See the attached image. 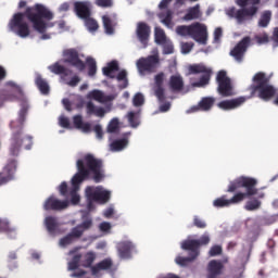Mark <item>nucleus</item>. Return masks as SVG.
Wrapping results in <instances>:
<instances>
[{
	"label": "nucleus",
	"mask_w": 278,
	"mask_h": 278,
	"mask_svg": "<svg viewBox=\"0 0 278 278\" xmlns=\"http://www.w3.org/2000/svg\"><path fill=\"white\" fill-rule=\"evenodd\" d=\"M8 85L15 89V93L5 90L2 92H7L11 97H14V101H22L23 103L18 112L17 119L10 123V127L12 129L10 153L11 155H18L22 147L26 149V151L31 150V147H34V137H31V135H25L24 130L29 106L27 105V99L25 98L23 88H21V86L16 85L14 81H9Z\"/></svg>",
	"instance_id": "f257e3e1"
},
{
	"label": "nucleus",
	"mask_w": 278,
	"mask_h": 278,
	"mask_svg": "<svg viewBox=\"0 0 278 278\" xmlns=\"http://www.w3.org/2000/svg\"><path fill=\"white\" fill-rule=\"evenodd\" d=\"M77 173L72 178V186L75 190L87 179H92L94 184H101L105 178L103 170V160L98 159L92 153L85 154L76 161Z\"/></svg>",
	"instance_id": "f03ea898"
},
{
	"label": "nucleus",
	"mask_w": 278,
	"mask_h": 278,
	"mask_svg": "<svg viewBox=\"0 0 278 278\" xmlns=\"http://www.w3.org/2000/svg\"><path fill=\"white\" fill-rule=\"evenodd\" d=\"M253 186H255V180L247 178V176L236 178L229 182L227 192L233 193L237 192V190H240V188H244L245 192H237L231 199H227V195H223L213 202L214 207H230V205L242 203L247 197L255 194Z\"/></svg>",
	"instance_id": "7ed1b4c3"
},
{
	"label": "nucleus",
	"mask_w": 278,
	"mask_h": 278,
	"mask_svg": "<svg viewBox=\"0 0 278 278\" xmlns=\"http://www.w3.org/2000/svg\"><path fill=\"white\" fill-rule=\"evenodd\" d=\"M25 16L29 23L33 24L35 31L38 34H42L41 40H49L51 38L50 35H47V29L51 27H55V22H47L53 21L54 15L51 10L40 3H36L33 7H28L25 10Z\"/></svg>",
	"instance_id": "20e7f679"
},
{
	"label": "nucleus",
	"mask_w": 278,
	"mask_h": 278,
	"mask_svg": "<svg viewBox=\"0 0 278 278\" xmlns=\"http://www.w3.org/2000/svg\"><path fill=\"white\" fill-rule=\"evenodd\" d=\"M252 81L253 84L249 87L251 97H258L262 101H270L277 94V89L270 85V77L266 73H256Z\"/></svg>",
	"instance_id": "39448f33"
},
{
	"label": "nucleus",
	"mask_w": 278,
	"mask_h": 278,
	"mask_svg": "<svg viewBox=\"0 0 278 278\" xmlns=\"http://www.w3.org/2000/svg\"><path fill=\"white\" fill-rule=\"evenodd\" d=\"M178 36H189L199 45H207V26L199 22L189 26L180 25L176 27Z\"/></svg>",
	"instance_id": "423d86ee"
},
{
	"label": "nucleus",
	"mask_w": 278,
	"mask_h": 278,
	"mask_svg": "<svg viewBox=\"0 0 278 278\" xmlns=\"http://www.w3.org/2000/svg\"><path fill=\"white\" fill-rule=\"evenodd\" d=\"M91 228H92V217L88 215H84L83 223L72 228L70 233L61 238L60 247H68L70 244H73L75 240H79V238L84 236V232L88 231V229H91Z\"/></svg>",
	"instance_id": "0eeeda50"
},
{
	"label": "nucleus",
	"mask_w": 278,
	"mask_h": 278,
	"mask_svg": "<svg viewBox=\"0 0 278 278\" xmlns=\"http://www.w3.org/2000/svg\"><path fill=\"white\" fill-rule=\"evenodd\" d=\"M189 75H201L198 81L191 83L193 88H205L210 86V79H212V67L205 66L203 63L189 65Z\"/></svg>",
	"instance_id": "6e6552de"
},
{
	"label": "nucleus",
	"mask_w": 278,
	"mask_h": 278,
	"mask_svg": "<svg viewBox=\"0 0 278 278\" xmlns=\"http://www.w3.org/2000/svg\"><path fill=\"white\" fill-rule=\"evenodd\" d=\"M136 66L141 75L156 73L157 68H160V54L142 56L136 62Z\"/></svg>",
	"instance_id": "1a4fd4ad"
},
{
	"label": "nucleus",
	"mask_w": 278,
	"mask_h": 278,
	"mask_svg": "<svg viewBox=\"0 0 278 278\" xmlns=\"http://www.w3.org/2000/svg\"><path fill=\"white\" fill-rule=\"evenodd\" d=\"M210 244V236L203 235L200 239H188L182 241L181 249L182 251H189V256L197 260L201 253V247H206Z\"/></svg>",
	"instance_id": "9d476101"
},
{
	"label": "nucleus",
	"mask_w": 278,
	"mask_h": 278,
	"mask_svg": "<svg viewBox=\"0 0 278 278\" xmlns=\"http://www.w3.org/2000/svg\"><path fill=\"white\" fill-rule=\"evenodd\" d=\"M24 16L25 12L16 13L10 22L11 31H14L16 36H20V38H27L30 34L29 24L23 21Z\"/></svg>",
	"instance_id": "9b49d317"
},
{
	"label": "nucleus",
	"mask_w": 278,
	"mask_h": 278,
	"mask_svg": "<svg viewBox=\"0 0 278 278\" xmlns=\"http://www.w3.org/2000/svg\"><path fill=\"white\" fill-rule=\"evenodd\" d=\"M245 178L248 179H252L253 181H255L253 189L255 190V193L251 194L250 197H245V199H250L245 202L244 205V210H247V212H255L257 210H260V207H262V200L264 199V197H266V194L262 191H260V189H257V179L253 178V177H249L245 176Z\"/></svg>",
	"instance_id": "f8f14e48"
},
{
	"label": "nucleus",
	"mask_w": 278,
	"mask_h": 278,
	"mask_svg": "<svg viewBox=\"0 0 278 278\" xmlns=\"http://www.w3.org/2000/svg\"><path fill=\"white\" fill-rule=\"evenodd\" d=\"M216 81L218 84L217 92L222 97H233V86L231 85V78L227 76V72L222 70L217 73Z\"/></svg>",
	"instance_id": "ddd939ff"
},
{
	"label": "nucleus",
	"mask_w": 278,
	"mask_h": 278,
	"mask_svg": "<svg viewBox=\"0 0 278 278\" xmlns=\"http://www.w3.org/2000/svg\"><path fill=\"white\" fill-rule=\"evenodd\" d=\"M85 192L88 201H96V203H108L112 197L110 191L100 188L94 190L92 187H87Z\"/></svg>",
	"instance_id": "4468645a"
},
{
	"label": "nucleus",
	"mask_w": 278,
	"mask_h": 278,
	"mask_svg": "<svg viewBox=\"0 0 278 278\" xmlns=\"http://www.w3.org/2000/svg\"><path fill=\"white\" fill-rule=\"evenodd\" d=\"M249 47H251V38L245 36L230 51L231 58H233L236 62H242Z\"/></svg>",
	"instance_id": "2eb2a0df"
},
{
	"label": "nucleus",
	"mask_w": 278,
	"mask_h": 278,
	"mask_svg": "<svg viewBox=\"0 0 278 278\" xmlns=\"http://www.w3.org/2000/svg\"><path fill=\"white\" fill-rule=\"evenodd\" d=\"M65 56V62L77 68V71H84L86 68V63L79 59V52L76 49H66L63 51Z\"/></svg>",
	"instance_id": "dca6fc26"
},
{
	"label": "nucleus",
	"mask_w": 278,
	"mask_h": 278,
	"mask_svg": "<svg viewBox=\"0 0 278 278\" xmlns=\"http://www.w3.org/2000/svg\"><path fill=\"white\" fill-rule=\"evenodd\" d=\"M166 79V74L161 72L154 76V94L160 103H164L166 101V89H164V80Z\"/></svg>",
	"instance_id": "f3484780"
},
{
	"label": "nucleus",
	"mask_w": 278,
	"mask_h": 278,
	"mask_svg": "<svg viewBox=\"0 0 278 278\" xmlns=\"http://www.w3.org/2000/svg\"><path fill=\"white\" fill-rule=\"evenodd\" d=\"M68 207V200H58L54 195H50L43 203L46 212H62Z\"/></svg>",
	"instance_id": "a211bd4d"
},
{
	"label": "nucleus",
	"mask_w": 278,
	"mask_h": 278,
	"mask_svg": "<svg viewBox=\"0 0 278 278\" xmlns=\"http://www.w3.org/2000/svg\"><path fill=\"white\" fill-rule=\"evenodd\" d=\"M136 34L139 42L147 47L149 42V37L151 36V26L144 22H139L137 24Z\"/></svg>",
	"instance_id": "6ab92c4d"
},
{
	"label": "nucleus",
	"mask_w": 278,
	"mask_h": 278,
	"mask_svg": "<svg viewBox=\"0 0 278 278\" xmlns=\"http://www.w3.org/2000/svg\"><path fill=\"white\" fill-rule=\"evenodd\" d=\"M119 260H130L131 251L136 249L131 241H121L116 245Z\"/></svg>",
	"instance_id": "aec40b11"
},
{
	"label": "nucleus",
	"mask_w": 278,
	"mask_h": 278,
	"mask_svg": "<svg viewBox=\"0 0 278 278\" xmlns=\"http://www.w3.org/2000/svg\"><path fill=\"white\" fill-rule=\"evenodd\" d=\"M258 10H260V8H257V7H250L248 9H239L236 12L235 18L239 25H242V23H244V21H247V18H249V17L251 18V17L255 16V14H257Z\"/></svg>",
	"instance_id": "412c9836"
},
{
	"label": "nucleus",
	"mask_w": 278,
	"mask_h": 278,
	"mask_svg": "<svg viewBox=\"0 0 278 278\" xmlns=\"http://www.w3.org/2000/svg\"><path fill=\"white\" fill-rule=\"evenodd\" d=\"M214 103H216V99L212 97H204L198 105L191 106L189 112H210V110L214 108Z\"/></svg>",
	"instance_id": "4be33fe9"
},
{
	"label": "nucleus",
	"mask_w": 278,
	"mask_h": 278,
	"mask_svg": "<svg viewBox=\"0 0 278 278\" xmlns=\"http://www.w3.org/2000/svg\"><path fill=\"white\" fill-rule=\"evenodd\" d=\"M225 265L222 261L212 260L207 265V278H218L223 275Z\"/></svg>",
	"instance_id": "5701e85b"
},
{
	"label": "nucleus",
	"mask_w": 278,
	"mask_h": 278,
	"mask_svg": "<svg viewBox=\"0 0 278 278\" xmlns=\"http://www.w3.org/2000/svg\"><path fill=\"white\" fill-rule=\"evenodd\" d=\"M3 173L7 176H1L0 174V186H3V184H8V181L14 179V173H16V160L9 161L3 169Z\"/></svg>",
	"instance_id": "b1692460"
},
{
	"label": "nucleus",
	"mask_w": 278,
	"mask_h": 278,
	"mask_svg": "<svg viewBox=\"0 0 278 278\" xmlns=\"http://www.w3.org/2000/svg\"><path fill=\"white\" fill-rule=\"evenodd\" d=\"M113 266L114 261H112V258H104L91 267V275H93V277H97L99 273H101V270L110 271L112 270Z\"/></svg>",
	"instance_id": "393cba45"
},
{
	"label": "nucleus",
	"mask_w": 278,
	"mask_h": 278,
	"mask_svg": "<svg viewBox=\"0 0 278 278\" xmlns=\"http://www.w3.org/2000/svg\"><path fill=\"white\" fill-rule=\"evenodd\" d=\"M167 86L172 92H181L185 87L184 77L180 74L172 75Z\"/></svg>",
	"instance_id": "a878e982"
},
{
	"label": "nucleus",
	"mask_w": 278,
	"mask_h": 278,
	"mask_svg": "<svg viewBox=\"0 0 278 278\" xmlns=\"http://www.w3.org/2000/svg\"><path fill=\"white\" fill-rule=\"evenodd\" d=\"M74 10L79 18H88L90 16V2L77 1L74 3Z\"/></svg>",
	"instance_id": "bb28decb"
},
{
	"label": "nucleus",
	"mask_w": 278,
	"mask_h": 278,
	"mask_svg": "<svg viewBox=\"0 0 278 278\" xmlns=\"http://www.w3.org/2000/svg\"><path fill=\"white\" fill-rule=\"evenodd\" d=\"M117 18L118 15H116V13L105 14L102 16V23L106 34H114V26L116 25Z\"/></svg>",
	"instance_id": "cd10ccee"
},
{
	"label": "nucleus",
	"mask_w": 278,
	"mask_h": 278,
	"mask_svg": "<svg viewBox=\"0 0 278 278\" xmlns=\"http://www.w3.org/2000/svg\"><path fill=\"white\" fill-rule=\"evenodd\" d=\"M244 101H247V99L244 97H240L237 99L224 100L219 102L217 105L220 110H236V108H240V105H242Z\"/></svg>",
	"instance_id": "c85d7f7f"
},
{
	"label": "nucleus",
	"mask_w": 278,
	"mask_h": 278,
	"mask_svg": "<svg viewBox=\"0 0 278 278\" xmlns=\"http://www.w3.org/2000/svg\"><path fill=\"white\" fill-rule=\"evenodd\" d=\"M48 68L50 73H53L54 75H61L62 81H66V77H68V75H73V71L66 68L64 65H60L58 62L50 65Z\"/></svg>",
	"instance_id": "c756f323"
},
{
	"label": "nucleus",
	"mask_w": 278,
	"mask_h": 278,
	"mask_svg": "<svg viewBox=\"0 0 278 278\" xmlns=\"http://www.w3.org/2000/svg\"><path fill=\"white\" fill-rule=\"evenodd\" d=\"M88 97L93 99V101H98V103H110L115 99V97L112 94L105 96V93H103L101 90H92L89 92Z\"/></svg>",
	"instance_id": "7c9ffc66"
},
{
	"label": "nucleus",
	"mask_w": 278,
	"mask_h": 278,
	"mask_svg": "<svg viewBox=\"0 0 278 278\" xmlns=\"http://www.w3.org/2000/svg\"><path fill=\"white\" fill-rule=\"evenodd\" d=\"M35 86H37L41 94H49V92H51V87H49V83L47 81V79L42 78V75L40 74H37L35 77Z\"/></svg>",
	"instance_id": "2f4dec72"
},
{
	"label": "nucleus",
	"mask_w": 278,
	"mask_h": 278,
	"mask_svg": "<svg viewBox=\"0 0 278 278\" xmlns=\"http://www.w3.org/2000/svg\"><path fill=\"white\" fill-rule=\"evenodd\" d=\"M197 18H201V7L199 4L188 9L184 21H197Z\"/></svg>",
	"instance_id": "473e14b6"
},
{
	"label": "nucleus",
	"mask_w": 278,
	"mask_h": 278,
	"mask_svg": "<svg viewBox=\"0 0 278 278\" xmlns=\"http://www.w3.org/2000/svg\"><path fill=\"white\" fill-rule=\"evenodd\" d=\"M118 71V62L116 61H111L108 63V66L102 68L103 75L105 77H110V79H116V76L113 73H116Z\"/></svg>",
	"instance_id": "72a5a7b5"
},
{
	"label": "nucleus",
	"mask_w": 278,
	"mask_h": 278,
	"mask_svg": "<svg viewBox=\"0 0 278 278\" xmlns=\"http://www.w3.org/2000/svg\"><path fill=\"white\" fill-rule=\"evenodd\" d=\"M45 225L48 233H50V236H55V231H58V218L48 216L45 219Z\"/></svg>",
	"instance_id": "f704fd0d"
},
{
	"label": "nucleus",
	"mask_w": 278,
	"mask_h": 278,
	"mask_svg": "<svg viewBox=\"0 0 278 278\" xmlns=\"http://www.w3.org/2000/svg\"><path fill=\"white\" fill-rule=\"evenodd\" d=\"M129 144V140H127V138H123V139H117L114 140L111 143V151H123V149H125V147H127Z\"/></svg>",
	"instance_id": "c9c22d12"
},
{
	"label": "nucleus",
	"mask_w": 278,
	"mask_h": 278,
	"mask_svg": "<svg viewBox=\"0 0 278 278\" xmlns=\"http://www.w3.org/2000/svg\"><path fill=\"white\" fill-rule=\"evenodd\" d=\"M97 260V254L94 252H87L85 254V260L83 261L84 268H90L92 270V264H94V261Z\"/></svg>",
	"instance_id": "e433bc0d"
},
{
	"label": "nucleus",
	"mask_w": 278,
	"mask_h": 278,
	"mask_svg": "<svg viewBox=\"0 0 278 278\" xmlns=\"http://www.w3.org/2000/svg\"><path fill=\"white\" fill-rule=\"evenodd\" d=\"M117 81H123L118 85L119 90H125L129 86V80L127 79V71H121L116 76Z\"/></svg>",
	"instance_id": "4c0bfd02"
},
{
	"label": "nucleus",
	"mask_w": 278,
	"mask_h": 278,
	"mask_svg": "<svg viewBox=\"0 0 278 278\" xmlns=\"http://www.w3.org/2000/svg\"><path fill=\"white\" fill-rule=\"evenodd\" d=\"M154 40L156 45H164L166 42V33L161 27H155L154 29Z\"/></svg>",
	"instance_id": "58836bf2"
},
{
	"label": "nucleus",
	"mask_w": 278,
	"mask_h": 278,
	"mask_svg": "<svg viewBox=\"0 0 278 278\" xmlns=\"http://www.w3.org/2000/svg\"><path fill=\"white\" fill-rule=\"evenodd\" d=\"M127 118L130 127L136 128L138 125H140V113L129 112L127 114Z\"/></svg>",
	"instance_id": "ea45409f"
},
{
	"label": "nucleus",
	"mask_w": 278,
	"mask_h": 278,
	"mask_svg": "<svg viewBox=\"0 0 278 278\" xmlns=\"http://www.w3.org/2000/svg\"><path fill=\"white\" fill-rule=\"evenodd\" d=\"M271 16L273 13L270 11L263 12L258 21V27H268Z\"/></svg>",
	"instance_id": "a19ab883"
},
{
	"label": "nucleus",
	"mask_w": 278,
	"mask_h": 278,
	"mask_svg": "<svg viewBox=\"0 0 278 278\" xmlns=\"http://www.w3.org/2000/svg\"><path fill=\"white\" fill-rule=\"evenodd\" d=\"M88 75L94 77L97 75V61L92 58H87Z\"/></svg>",
	"instance_id": "79ce46f5"
},
{
	"label": "nucleus",
	"mask_w": 278,
	"mask_h": 278,
	"mask_svg": "<svg viewBox=\"0 0 278 278\" xmlns=\"http://www.w3.org/2000/svg\"><path fill=\"white\" fill-rule=\"evenodd\" d=\"M85 25L89 31H97V29H99V23H97V20L90 16L85 18Z\"/></svg>",
	"instance_id": "37998d69"
},
{
	"label": "nucleus",
	"mask_w": 278,
	"mask_h": 278,
	"mask_svg": "<svg viewBox=\"0 0 278 278\" xmlns=\"http://www.w3.org/2000/svg\"><path fill=\"white\" fill-rule=\"evenodd\" d=\"M3 231L4 233H12L15 229L10 226V223L5 219L0 218V232Z\"/></svg>",
	"instance_id": "c03bdc74"
},
{
	"label": "nucleus",
	"mask_w": 278,
	"mask_h": 278,
	"mask_svg": "<svg viewBox=\"0 0 278 278\" xmlns=\"http://www.w3.org/2000/svg\"><path fill=\"white\" fill-rule=\"evenodd\" d=\"M194 257L192 256H187V257H182V256H177L175 258L176 264H178V266H188V264H190V262H194Z\"/></svg>",
	"instance_id": "a18cd8bd"
},
{
	"label": "nucleus",
	"mask_w": 278,
	"mask_h": 278,
	"mask_svg": "<svg viewBox=\"0 0 278 278\" xmlns=\"http://www.w3.org/2000/svg\"><path fill=\"white\" fill-rule=\"evenodd\" d=\"M119 129V126H118V118H113L109 125H108V129L106 131L109 134H116Z\"/></svg>",
	"instance_id": "49530a36"
},
{
	"label": "nucleus",
	"mask_w": 278,
	"mask_h": 278,
	"mask_svg": "<svg viewBox=\"0 0 278 278\" xmlns=\"http://www.w3.org/2000/svg\"><path fill=\"white\" fill-rule=\"evenodd\" d=\"M132 104L135 108H142L144 105V96L142 93H136L132 98Z\"/></svg>",
	"instance_id": "de8ad7c7"
},
{
	"label": "nucleus",
	"mask_w": 278,
	"mask_h": 278,
	"mask_svg": "<svg viewBox=\"0 0 278 278\" xmlns=\"http://www.w3.org/2000/svg\"><path fill=\"white\" fill-rule=\"evenodd\" d=\"M93 3L98 8L108 9V8H112V5H114V0H93Z\"/></svg>",
	"instance_id": "09e8293b"
},
{
	"label": "nucleus",
	"mask_w": 278,
	"mask_h": 278,
	"mask_svg": "<svg viewBox=\"0 0 278 278\" xmlns=\"http://www.w3.org/2000/svg\"><path fill=\"white\" fill-rule=\"evenodd\" d=\"M5 101H14V96H11L5 91H0V108H3Z\"/></svg>",
	"instance_id": "8fccbe9b"
},
{
	"label": "nucleus",
	"mask_w": 278,
	"mask_h": 278,
	"mask_svg": "<svg viewBox=\"0 0 278 278\" xmlns=\"http://www.w3.org/2000/svg\"><path fill=\"white\" fill-rule=\"evenodd\" d=\"M222 254H223V247L220 245H213L208 251L210 257H216V255H222Z\"/></svg>",
	"instance_id": "3c124183"
},
{
	"label": "nucleus",
	"mask_w": 278,
	"mask_h": 278,
	"mask_svg": "<svg viewBox=\"0 0 278 278\" xmlns=\"http://www.w3.org/2000/svg\"><path fill=\"white\" fill-rule=\"evenodd\" d=\"M193 225L198 229H205V227H207V224L205 223V220L201 219V217L199 216L193 217Z\"/></svg>",
	"instance_id": "603ef678"
},
{
	"label": "nucleus",
	"mask_w": 278,
	"mask_h": 278,
	"mask_svg": "<svg viewBox=\"0 0 278 278\" xmlns=\"http://www.w3.org/2000/svg\"><path fill=\"white\" fill-rule=\"evenodd\" d=\"M254 39L256 40L257 45H267L269 41L268 34L266 33L263 35H255Z\"/></svg>",
	"instance_id": "864d4df0"
},
{
	"label": "nucleus",
	"mask_w": 278,
	"mask_h": 278,
	"mask_svg": "<svg viewBox=\"0 0 278 278\" xmlns=\"http://www.w3.org/2000/svg\"><path fill=\"white\" fill-rule=\"evenodd\" d=\"M161 45H163L164 55H170V53H174L175 48H174L173 43L165 41L164 43H161Z\"/></svg>",
	"instance_id": "5fc2aeb1"
},
{
	"label": "nucleus",
	"mask_w": 278,
	"mask_h": 278,
	"mask_svg": "<svg viewBox=\"0 0 278 278\" xmlns=\"http://www.w3.org/2000/svg\"><path fill=\"white\" fill-rule=\"evenodd\" d=\"M63 81L67 86H71V88H75L81 81V78H79V76H74V77L71 78V80L65 78V80H63Z\"/></svg>",
	"instance_id": "6e6d98bb"
},
{
	"label": "nucleus",
	"mask_w": 278,
	"mask_h": 278,
	"mask_svg": "<svg viewBox=\"0 0 278 278\" xmlns=\"http://www.w3.org/2000/svg\"><path fill=\"white\" fill-rule=\"evenodd\" d=\"M59 125H60V127H63L64 129H68V128H71V121L68 119V117L61 116L59 118Z\"/></svg>",
	"instance_id": "4d7b16f0"
},
{
	"label": "nucleus",
	"mask_w": 278,
	"mask_h": 278,
	"mask_svg": "<svg viewBox=\"0 0 278 278\" xmlns=\"http://www.w3.org/2000/svg\"><path fill=\"white\" fill-rule=\"evenodd\" d=\"M194 47L193 42H185L181 45V51L182 53H190Z\"/></svg>",
	"instance_id": "13d9d810"
},
{
	"label": "nucleus",
	"mask_w": 278,
	"mask_h": 278,
	"mask_svg": "<svg viewBox=\"0 0 278 278\" xmlns=\"http://www.w3.org/2000/svg\"><path fill=\"white\" fill-rule=\"evenodd\" d=\"M73 123H74V127H76V129H79L84 124V118L81 117V115H75L73 117Z\"/></svg>",
	"instance_id": "bf43d9fd"
},
{
	"label": "nucleus",
	"mask_w": 278,
	"mask_h": 278,
	"mask_svg": "<svg viewBox=\"0 0 278 278\" xmlns=\"http://www.w3.org/2000/svg\"><path fill=\"white\" fill-rule=\"evenodd\" d=\"M93 131L98 138V140H102L103 139V127H101V125H96L93 127Z\"/></svg>",
	"instance_id": "052dcab7"
},
{
	"label": "nucleus",
	"mask_w": 278,
	"mask_h": 278,
	"mask_svg": "<svg viewBox=\"0 0 278 278\" xmlns=\"http://www.w3.org/2000/svg\"><path fill=\"white\" fill-rule=\"evenodd\" d=\"M162 23L167 27L173 23V13L170 11L166 12L165 17L162 20Z\"/></svg>",
	"instance_id": "680f3d73"
},
{
	"label": "nucleus",
	"mask_w": 278,
	"mask_h": 278,
	"mask_svg": "<svg viewBox=\"0 0 278 278\" xmlns=\"http://www.w3.org/2000/svg\"><path fill=\"white\" fill-rule=\"evenodd\" d=\"M59 191H60V194H62V197H66V194H68V185L66 184V181H63L60 185Z\"/></svg>",
	"instance_id": "e2e57ef3"
},
{
	"label": "nucleus",
	"mask_w": 278,
	"mask_h": 278,
	"mask_svg": "<svg viewBox=\"0 0 278 278\" xmlns=\"http://www.w3.org/2000/svg\"><path fill=\"white\" fill-rule=\"evenodd\" d=\"M220 38H223V28L217 27L214 30V40H215V42H218L220 40Z\"/></svg>",
	"instance_id": "0e129e2a"
},
{
	"label": "nucleus",
	"mask_w": 278,
	"mask_h": 278,
	"mask_svg": "<svg viewBox=\"0 0 278 278\" xmlns=\"http://www.w3.org/2000/svg\"><path fill=\"white\" fill-rule=\"evenodd\" d=\"M78 129H81L84 134H90V131H92V126L90 125V123H83L81 127Z\"/></svg>",
	"instance_id": "69168bd1"
},
{
	"label": "nucleus",
	"mask_w": 278,
	"mask_h": 278,
	"mask_svg": "<svg viewBox=\"0 0 278 278\" xmlns=\"http://www.w3.org/2000/svg\"><path fill=\"white\" fill-rule=\"evenodd\" d=\"M87 114H94L97 106L92 102H88L87 105Z\"/></svg>",
	"instance_id": "338daca9"
},
{
	"label": "nucleus",
	"mask_w": 278,
	"mask_h": 278,
	"mask_svg": "<svg viewBox=\"0 0 278 278\" xmlns=\"http://www.w3.org/2000/svg\"><path fill=\"white\" fill-rule=\"evenodd\" d=\"M271 40L274 42V47H278V27L274 29Z\"/></svg>",
	"instance_id": "774afa93"
}]
</instances>
